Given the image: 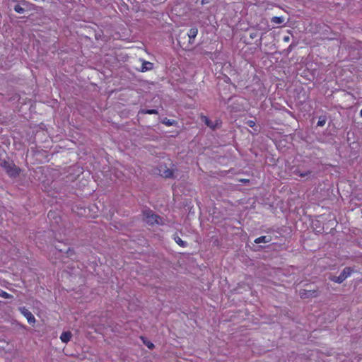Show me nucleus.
<instances>
[{"mask_svg": "<svg viewBox=\"0 0 362 362\" xmlns=\"http://www.w3.org/2000/svg\"><path fill=\"white\" fill-rule=\"evenodd\" d=\"M312 173V171L310 170H306V171H301L299 169H296L294 171H293V174L296 175H298L301 177H308L309 175H310Z\"/></svg>", "mask_w": 362, "mask_h": 362, "instance_id": "nucleus-9", "label": "nucleus"}, {"mask_svg": "<svg viewBox=\"0 0 362 362\" xmlns=\"http://www.w3.org/2000/svg\"><path fill=\"white\" fill-rule=\"evenodd\" d=\"M0 296L7 299L13 298V296L11 294L6 293L3 290L0 291Z\"/></svg>", "mask_w": 362, "mask_h": 362, "instance_id": "nucleus-17", "label": "nucleus"}, {"mask_svg": "<svg viewBox=\"0 0 362 362\" xmlns=\"http://www.w3.org/2000/svg\"><path fill=\"white\" fill-rule=\"evenodd\" d=\"M143 214L145 221L150 225L160 224L161 222V218L149 209L144 210Z\"/></svg>", "mask_w": 362, "mask_h": 362, "instance_id": "nucleus-2", "label": "nucleus"}, {"mask_svg": "<svg viewBox=\"0 0 362 362\" xmlns=\"http://www.w3.org/2000/svg\"><path fill=\"white\" fill-rule=\"evenodd\" d=\"M140 114L158 115V112L156 109H148V110L141 109L138 112V115H140Z\"/></svg>", "mask_w": 362, "mask_h": 362, "instance_id": "nucleus-11", "label": "nucleus"}, {"mask_svg": "<svg viewBox=\"0 0 362 362\" xmlns=\"http://www.w3.org/2000/svg\"><path fill=\"white\" fill-rule=\"evenodd\" d=\"M71 337H72V334L71 332H69V331L64 332L62 333V334L60 336V339L64 343H68L71 340Z\"/></svg>", "mask_w": 362, "mask_h": 362, "instance_id": "nucleus-8", "label": "nucleus"}, {"mask_svg": "<svg viewBox=\"0 0 362 362\" xmlns=\"http://www.w3.org/2000/svg\"><path fill=\"white\" fill-rule=\"evenodd\" d=\"M174 240L176 242L177 244H178L180 246L185 247L187 245V243L185 241H183L179 236L175 235L174 237Z\"/></svg>", "mask_w": 362, "mask_h": 362, "instance_id": "nucleus-13", "label": "nucleus"}, {"mask_svg": "<svg viewBox=\"0 0 362 362\" xmlns=\"http://www.w3.org/2000/svg\"><path fill=\"white\" fill-rule=\"evenodd\" d=\"M354 269L351 267H345L341 274L336 276H331L329 279L330 281L337 283V284H341L344 281H345L349 276H351V274L353 273Z\"/></svg>", "mask_w": 362, "mask_h": 362, "instance_id": "nucleus-3", "label": "nucleus"}, {"mask_svg": "<svg viewBox=\"0 0 362 362\" xmlns=\"http://www.w3.org/2000/svg\"><path fill=\"white\" fill-rule=\"evenodd\" d=\"M272 240V238L270 236H260L255 240V243L257 244L259 243H269Z\"/></svg>", "mask_w": 362, "mask_h": 362, "instance_id": "nucleus-10", "label": "nucleus"}, {"mask_svg": "<svg viewBox=\"0 0 362 362\" xmlns=\"http://www.w3.org/2000/svg\"><path fill=\"white\" fill-rule=\"evenodd\" d=\"M74 250L71 248H69L66 252L67 257H71L73 255H74Z\"/></svg>", "mask_w": 362, "mask_h": 362, "instance_id": "nucleus-19", "label": "nucleus"}, {"mask_svg": "<svg viewBox=\"0 0 362 362\" xmlns=\"http://www.w3.org/2000/svg\"><path fill=\"white\" fill-rule=\"evenodd\" d=\"M209 0H202V4H208Z\"/></svg>", "mask_w": 362, "mask_h": 362, "instance_id": "nucleus-26", "label": "nucleus"}, {"mask_svg": "<svg viewBox=\"0 0 362 362\" xmlns=\"http://www.w3.org/2000/svg\"><path fill=\"white\" fill-rule=\"evenodd\" d=\"M320 294L317 288L301 289L299 291V296L302 299L317 298Z\"/></svg>", "mask_w": 362, "mask_h": 362, "instance_id": "nucleus-4", "label": "nucleus"}, {"mask_svg": "<svg viewBox=\"0 0 362 362\" xmlns=\"http://www.w3.org/2000/svg\"><path fill=\"white\" fill-rule=\"evenodd\" d=\"M167 0H152L153 5H158L164 3Z\"/></svg>", "mask_w": 362, "mask_h": 362, "instance_id": "nucleus-20", "label": "nucleus"}, {"mask_svg": "<svg viewBox=\"0 0 362 362\" xmlns=\"http://www.w3.org/2000/svg\"><path fill=\"white\" fill-rule=\"evenodd\" d=\"M21 313L26 317L29 324H34L35 322V318L32 313L28 310L25 307L19 308Z\"/></svg>", "mask_w": 362, "mask_h": 362, "instance_id": "nucleus-6", "label": "nucleus"}, {"mask_svg": "<svg viewBox=\"0 0 362 362\" xmlns=\"http://www.w3.org/2000/svg\"><path fill=\"white\" fill-rule=\"evenodd\" d=\"M204 122H205V124H206L207 126H209V127H211V128H213V129H214V126L212 125V122H211V120H209L206 117H204Z\"/></svg>", "mask_w": 362, "mask_h": 362, "instance_id": "nucleus-18", "label": "nucleus"}, {"mask_svg": "<svg viewBox=\"0 0 362 362\" xmlns=\"http://www.w3.org/2000/svg\"><path fill=\"white\" fill-rule=\"evenodd\" d=\"M13 9L18 13H23L25 11V9L18 4L16 5Z\"/></svg>", "mask_w": 362, "mask_h": 362, "instance_id": "nucleus-16", "label": "nucleus"}, {"mask_svg": "<svg viewBox=\"0 0 362 362\" xmlns=\"http://www.w3.org/2000/svg\"><path fill=\"white\" fill-rule=\"evenodd\" d=\"M257 35V33H251L250 36L252 39H254L255 37H256Z\"/></svg>", "mask_w": 362, "mask_h": 362, "instance_id": "nucleus-23", "label": "nucleus"}, {"mask_svg": "<svg viewBox=\"0 0 362 362\" xmlns=\"http://www.w3.org/2000/svg\"><path fill=\"white\" fill-rule=\"evenodd\" d=\"M284 21V18L283 17L274 16L271 18V22L275 24H281Z\"/></svg>", "mask_w": 362, "mask_h": 362, "instance_id": "nucleus-14", "label": "nucleus"}, {"mask_svg": "<svg viewBox=\"0 0 362 362\" xmlns=\"http://www.w3.org/2000/svg\"><path fill=\"white\" fill-rule=\"evenodd\" d=\"M284 42H288L290 40V37L288 35H286L283 38Z\"/></svg>", "mask_w": 362, "mask_h": 362, "instance_id": "nucleus-24", "label": "nucleus"}, {"mask_svg": "<svg viewBox=\"0 0 362 362\" xmlns=\"http://www.w3.org/2000/svg\"><path fill=\"white\" fill-rule=\"evenodd\" d=\"M163 123L168 124V125H172L173 124V122H171L170 119H167V121L165 122H163Z\"/></svg>", "mask_w": 362, "mask_h": 362, "instance_id": "nucleus-25", "label": "nucleus"}, {"mask_svg": "<svg viewBox=\"0 0 362 362\" xmlns=\"http://www.w3.org/2000/svg\"><path fill=\"white\" fill-rule=\"evenodd\" d=\"M53 215H54V213H52V212H51V211H49V212L48 213V217H49V218L52 217V216H53Z\"/></svg>", "mask_w": 362, "mask_h": 362, "instance_id": "nucleus-27", "label": "nucleus"}, {"mask_svg": "<svg viewBox=\"0 0 362 362\" xmlns=\"http://www.w3.org/2000/svg\"><path fill=\"white\" fill-rule=\"evenodd\" d=\"M189 43L192 45L194 43V39L189 38Z\"/></svg>", "mask_w": 362, "mask_h": 362, "instance_id": "nucleus-29", "label": "nucleus"}, {"mask_svg": "<svg viewBox=\"0 0 362 362\" xmlns=\"http://www.w3.org/2000/svg\"><path fill=\"white\" fill-rule=\"evenodd\" d=\"M293 44L290 45H289V47H288V49L289 51H291V50H292V49H293Z\"/></svg>", "mask_w": 362, "mask_h": 362, "instance_id": "nucleus-28", "label": "nucleus"}, {"mask_svg": "<svg viewBox=\"0 0 362 362\" xmlns=\"http://www.w3.org/2000/svg\"><path fill=\"white\" fill-rule=\"evenodd\" d=\"M144 343L146 345V346L150 349H152L154 348V344L152 343V342H150V341H148L147 343H146L144 341Z\"/></svg>", "mask_w": 362, "mask_h": 362, "instance_id": "nucleus-21", "label": "nucleus"}, {"mask_svg": "<svg viewBox=\"0 0 362 362\" xmlns=\"http://www.w3.org/2000/svg\"><path fill=\"white\" fill-rule=\"evenodd\" d=\"M197 34H198V29L197 28H192L189 30L187 35H188L189 38L194 39L196 37V36L197 35Z\"/></svg>", "mask_w": 362, "mask_h": 362, "instance_id": "nucleus-12", "label": "nucleus"}, {"mask_svg": "<svg viewBox=\"0 0 362 362\" xmlns=\"http://www.w3.org/2000/svg\"><path fill=\"white\" fill-rule=\"evenodd\" d=\"M327 122V117L326 116H321L319 117V120L317 122V125L318 127H323Z\"/></svg>", "mask_w": 362, "mask_h": 362, "instance_id": "nucleus-15", "label": "nucleus"}, {"mask_svg": "<svg viewBox=\"0 0 362 362\" xmlns=\"http://www.w3.org/2000/svg\"><path fill=\"white\" fill-rule=\"evenodd\" d=\"M0 165L10 177H16L18 176L20 169L13 163L6 161V160H0Z\"/></svg>", "mask_w": 362, "mask_h": 362, "instance_id": "nucleus-1", "label": "nucleus"}, {"mask_svg": "<svg viewBox=\"0 0 362 362\" xmlns=\"http://www.w3.org/2000/svg\"><path fill=\"white\" fill-rule=\"evenodd\" d=\"M141 61L142 62L141 66L140 68L137 69L139 71L146 72L148 71H151L153 69V63L143 60V59H141Z\"/></svg>", "mask_w": 362, "mask_h": 362, "instance_id": "nucleus-7", "label": "nucleus"}, {"mask_svg": "<svg viewBox=\"0 0 362 362\" xmlns=\"http://www.w3.org/2000/svg\"><path fill=\"white\" fill-rule=\"evenodd\" d=\"M360 115H361V117H362V109H361V111H360Z\"/></svg>", "mask_w": 362, "mask_h": 362, "instance_id": "nucleus-30", "label": "nucleus"}, {"mask_svg": "<svg viewBox=\"0 0 362 362\" xmlns=\"http://www.w3.org/2000/svg\"><path fill=\"white\" fill-rule=\"evenodd\" d=\"M247 124H248V126H249V127H255V122L254 121H252V120H250V121H248V122H247Z\"/></svg>", "mask_w": 362, "mask_h": 362, "instance_id": "nucleus-22", "label": "nucleus"}, {"mask_svg": "<svg viewBox=\"0 0 362 362\" xmlns=\"http://www.w3.org/2000/svg\"><path fill=\"white\" fill-rule=\"evenodd\" d=\"M158 170L162 177L165 178H174V170L168 168L165 165H160Z\"/></svg>", "mask_w": 362, "mask_h": 362, "instance_id": "nucleus-5", "label": "nucleus"}]
</instances>
